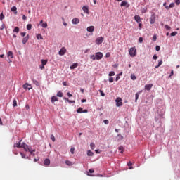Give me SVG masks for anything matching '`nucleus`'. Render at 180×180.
Segmentation results:
<instances>
[{"label":"nucleus","mask_w":180,"mask_h":180,"mask_svg":"<svg viewBox=\"0 0 180 180\" xmlns=\"http://www.w3.org/2000/svg\"><path fill=\"white\" fill-rule=\"evenodd\" d=\"M136 55H137V49H136V47L130 48L129 56L131 57H136Z\"/></svg>","instance_id":"f257e3e1"},{"label":"nucleus","mask_w":180,"mask_h":180,"mask_svg":"<svg viewBox=\"0 0 180 180\" xmlns=\"http://www.w3.org/2000/svg\"><path fill=\"white\" fill-rule=\"evenodd\" d=\"M25 146V143H22V140H20L18 143L14 144V147H17V148H23Z\"/></svg>","instance_id":"f03ea898"},{"label":"nucleus","mask_w":180,"mask_h":180,"mask_svg":"<svg viewBox=\"0 0 180 180\" xmlns=\"http://www.w3.org/2000/svg\"><path fill=\"white\" fill-rule=\"evenodd\" d=\"M103 57V53H102L101 52H97L96 53V60H102Z\"/></svg>","instance_id":"7ed1b4c3"},{"label":"nucleus","mask_w":180,"mask_h":180,"mask_svg":"<svg viewBox=\"0 0 180 180\" xmlns=\"http://www.w3.org/2000/svg\"><path fill=\"white\" fill-rule=\"evenodd\" d=\"M116 101V106L120 107L123 105V103H122V98L120 97L117 98L115 100Z\"/></svg>","instance_id":"20e7f679"},{"label":"nucleus","mask_w":180,"mask_h":180,"mask_svg":"<svg viewBox=\"0 0 180 180\" xmlns=\"http://www.w3.org/2000/svg\"><path fill=\"white\" fill-rule=\"evenodd\" d=\"M67 53V49L65 47L61 48V49L59 51V56H64Z\"/></svg>","instance_id":"39448f33"},{"label":"nucleus","mask_w":180,"mask_h":180,"mask_svg":"<svg viewBox=\"0 0 180 180\" xmlns=\"http://www.w3.org/2000/svg\"><path fill=\"white\" fill-rule=\"evenodd\" d=\"M96 44H102L103 43V37H100L96 39Z\"/></svg>","instance_id":"423d86ee"},{"label":"nucleus","mask_w":180,"mask_h":180,"mask_svg":"<svg viewBox=\"0 0 180 180\" xmlns=\"http://www.w3.org/2000/svg\"><path fill=\"white\" fill-rule=\"evenodd\" d=\"M22 88H24V89L30 90V89H32V84H29L28 83H25V84H23Z\"/></svg>","instance_id":"0eeeda50"},{"label":"nucleus","mask_w":180,"mask_h":180,"mask_svg":"<svg viewBox=\"0 0 180 180\" xmlns=\"http://www.w3.org/2000/svg\"><path fill=\"white\" fill-rule=\"evenodd\" d=\"M82 11L84 12V13L89 15V8H88L87 6H84L82 7Z\"/></svg>","instance_id":"6e6552de"},{"label":"nucleus","mask_w":180,"mask_h":180,"mask_svg":"<svg viewBox=\"0 0 180 180\" xmlns=\"http://www.w3.org/2000/svg\"><path fill=\"white\" fill-rule=\"evenodd\" d=\"M22 148H24L25 151L28 153L32 149V147H29V146L26 145V143H24V146H22Z\"/></svg>","instance_id":"1a4fd4ad"},{"label":"nucleus","mask_w":180,"mask_h":180,"mask_svg":"<svg viewBox=\"0 0 180 180\" xmlns=\"http://www.w3.org/2000/svg\"><path fill=\"white\" fill-rule=\"evenodd\" d=\"M152 88H153V84H146L145 85L146 91H151Z\"/></svg>","instance_id":"9d476101"},{"label":"nucleus","mask_w":180,"mask_h":180,"mask_svg":"<svg viewBox=\"0 0 180 180\" xmlns=\"http://www.w3.org/2000/svg\"><path fill=\"white\" fill-rule=\"evenodd\" d=\"M87 32H89L90 33H92L94 30H95V27L94 25L89 26L86 28Z\"/></svg>","instance_id":"9b49d317"},{"label":"nucleus","mask_w":180,"mask_h":180,"mask_svg":"<svg viewBox=\"0 0 180 180\" xmlns=\"http://www.w3.org/2000/svg\"><path fill=\"white\" fill-rule=\"evenodd\" d=\"M120 6H126V8H129L130 6V4H129V3H127V1H122Z\"/></svg>","instance_id":"f8f14e48"},{"label":"nucleus","mask_w":180,"mask_h":180,"mask_svg":"<svg viewBox=\"0 0 180 180\" xmlns=\"http://www.w3.org/2000/svg\"><path fill=\"white\" fill-rule=\"evenodd\" d=\"M29 34H27L26 37H25L22 39V44H26V43H27V41H29Z\"/></svg>","instance_id":"ddd939ff"},{"label":"nucleus","mask_w":180,"mask_h":180,"mask_svg":"<svg viewBox=\"0 0 180 180\" xmlns=\"http://www.w3.org/2000/svg\"><path fill=\"white\" fill-rule=\"evenodd\" d=\"M72 23L73 25H78V23H79V20L78 19V18H73L72 20Z\"/></svg>","instance_id":"4468645a"},{"label":"nucleus","mask_w":180,"mask_h":180,"mask_svg":"<svg viewBox=\"0 0 180 180\" xmlns=\"http://www.w3.org/2000/svg\"><path fill=\"white\" fill-rule=\"evenodd\" d=\"M150 22L151 25H154L155 23V16L152 15L150 18Z\"/></svg>","instance_id":"2eb2a0df"},{"label":"nucleus","mask_w":180,"mask_h":180,"mask_svg":"<svg viewBox=\"0 0 180 180\" xmlns=\"http://www.w3.org/2000/svg\"><path fill=\"white\" fill-rule=\"evenodd\" d=\"M51 101L52 103H54V102L58 101V98H57V96H53L51 97Z\"/></svg>","instance_id":"dca6fc26"},{"label":"nucleus","mask_w":180,"mask_h":180,"mask_svg":"<svg viewBox=\"0 0 180 180\" xmlns=\"http://www.w3.org/2000/svg\"><path fill=\"white\" fill-rule=\"evenodd\" d=\"M134 19L138 23H140V22H141V18H140V15H135Z\"/></svg>","instance_id":"f3484780"},{"label":"nucleus","mask_w":180,"mask_h":180,"mask_svg":"<svg viewBox=\"0 0 180 180\" xmlns=\"http://www.w3.org/2000/svg\"><path fill=\"white\" fill-rule=\"evenodd\" d=\"M77 67H78V63H73L70 66V70H74V69L77 68Z\"/></svg>","instance_id":"a211bd4d"},{"label":"nucleus","mask_w":180,"mask_h":180,"mask_svg":"<svg viewBox=\"0 0 180 180\" xmlns=\"http://www.w3.org/2000/svg\"><path fill=\"white\" fill-rule=\"evenodd\" d=\"M29 153H30V155H32L33 157H34V155H36V154L34 153H36V149L32 148Z\"/></svg>","instance_id":"6ab92c4d"},{"label":"nucleus","mask_w":180,"mask_h":180,"mask_svg":"<svg viewBox=\"0 0 180 180\" xmlns=\"http://www.w3.org/2000/svg\"><path fill=\"white\" fill-rule=\"evenodd\" d=\"M18 8H16V6H13L11 8V11L14 12L15 15H18Z\"/></svg>","instance_id":"aec40b11"},{"label":"nucleus","mask_w":180,"mask_h":180,"mask_svg":"<svg viewBox=\"0 0 180 180\" xmlns=\"http://www.w3.org/2000/svg\"><path fill=\"white\" fill-rule=\"evenodd\" d=\"M44 165H46V166L50 165V159H46V160L44 161Z\"/></svg>","instance_id":"412c9836"},{"label":"nucleus","mask_w":180,"mask_h":180,"mask_svg":"<svg viewBox=\"0 0 180 180\" xmlns=\"http://www.w3.org/2000/svg\"><path fill=\"white\" fill-rule=\"evenodd\" d=\"M7 56L13 58V52H12V51H9L7 53Z\"/></svg>","instance_id":"4be33fe9"},{"label":"nucleus","mask_w":180,"mask_h":180,"mask_svg":"<svg viewBox=\"0 0 180 180\" xmlns=\"http://www.w3.org/2000/svg\"><path fill=\"white\" fill-rule=\"evenodd\" d=\"M65 164H66V165H68L69 167H71L72 165H74V163H72V162H71L70 160H66Z\"/></svg>","instance_id":"5701e85b"},{"label":"nucleus","mask_w":180,"mask_h":180,"mask_svg":"<svg viewBox=\"0 0 180 180\" xmlns=\"http://www.w3.org/2000/svg\"><path fill=\"white\" fill-rule=\"evenodd\" d=\"M20 154L22 158H26V159L29 158V157L27 156L26 154H25V153H22V152H20Z\"/></svg>","instance_id":"b1692460"},{"label":"nucleus","mask_w":180,"mask_h":180,"mask_svg":"<svg viewBox=\"0 0 180 180\" xmlns=\"http://www.w3.org/2000/svg\"><path fill=\"white\" fill-rule=\"evenodd\" d=\"M37 40H43V36H41L40 34H37Z\"/></svg>","instance_id":"393cba45"},{"label":"nucleus","mask_w":180,"mask_h":180,"mask_svg":"<svg viewBox=\"0 0 180 180\" xmlns=\"http://www.w3.org/2000/svg\"><path fill=\"white\" fill-rule=\"evenodd\" d=\"M131 79H132V81H136L137 79V77H136V75L134 74H131Z\"/></svg>","instance_id":"a878e982"},{"label":"nucleus","mask_w":180,"mask_h":180,"mask_svg":"<svg viewBox=\"0 0 180 180\" xmlns=\"http://www.w3.org/2000/svg\"><path fill=\"white\" fill-rule=\"evenodd\" d=\"M56 96H58V98H63V92L58 91L57 93Z\"/></svg>","instance_id":"bb28decb"},{"label":"nucleus","mask_w":180,"mask_h":180,"mask_svg":"<svg viewBox=\"0 0 180 180\" xmlns=\"http://www.w3.org/2000/svg\"><path fill=\"white\" fill-rule=\"evenodd\" d=\"M19 30H20L19 27H15L14 28V30H13V32L14 33H19Z\"/></svg>","instance_id":"cd10ccee"},{"label":"nucleus","mask_w":180,"mask_h":180,"mask_svg":"<svg viewBox=\"0 0 180 180\" xmlns=\"http://www.w3.org/2000/svg\"><path fill=\"white\" fill-rule=\"evenodd\" d=\"M118 150H119V151H120L121 154H123V151L124 150V148H123V146H120L118 148Z\"/></svg>","instance_id":"c85d7f7f"},{"label":"nucleus","mask_w":180,"mask_h":180,"mask_svg":"<svg viewBox=\"0 0 180 180\" xmlns=\"http://www.w3.org/2000/svg\"><path fill=\"white\" fill-rule=\"evenodd\" d=\"M87 155H89V157H92L94 155V153L91 150H88Z\"/></svg>","instance_id":"c756f323"},{"label":"nucleus","mask_w":180,"mask_h":180,"mask_svg":"<svg viewBox=\"0 0 180 180\" xmlns=\"http://www.w3.org/2000/svg\"><path fill=\"white\" fill-rule=\"evenodd\" d=\"M90 58L91 60H93L94 61H95V60H96V55H91Z\"/></svg>","instance_id":"7c9ffc66"},{"label":"nucleus","mask_w":180,"mask_h":180,"mask_svg":"<svg viewBox=\"0 0 180 180\" xmlns=\"http://www.w3.org/2000/svg\"><path fill=\"white\" fill-rule=\"evenodd\" d=\"M32 81H33V83L34 84V85H36L37 86H39V84L37 80H35L33 79Z\"/></svg>","instance_id":"2f4dec72"},{"label":"nucleus","mask_w":180,"mask_h":180,"mask_svg":"<svg viewBox=\"0 0 180 180\" xmlns=\"http://www.w3.org/2000/svg\"><path fill=\"white\" fill-rule=\"evenodd\" d=\"M41 61L42 65H46V64H47V60L42 59Z\"/></svg>","instance_id":"473e14b6"},{"label":"nucleus","mask_w":180,"mask_h":180,"mask_svg":"<svg viewBox=\"0 0 180 180\" xmlns=\"http://www.w3.org/2000/svg\"><path fill=\"white\" fill-rule=\"evenodd\" d=\"M82 112H83V109H82V108H79L78 109H77V113H82Z\"/></svg>","instance_id":"72a5a7b5"},{"label":"nucleus","mask_w":180,"mask_h":180,"mask_svg":"<svg viewBox=\"0 0 180 180\" xmlns=\"http://www.w3.org/2000/svg\"><path fill=\"white\" fill-rule=\"evenodd\" d=\"M13 106L14 108H15V106H18V102L16 101V100H13Z\"/></svg>","instance_id":"f704fd0d"},{"label":"nucleus","mask_w":180,"mask_h":180,"mask_svg":"<svg viewBox=\"0 0 180 180\" xmlns=\"http://www.w3.org/2000/svg\"><path fill=\"white\" fill-rule=\"evenodd\" d=\"M5 19V15H4V13L0 14V20H4Z\"/></svg>","instance_id":"c9c22d12"},{"label":"nucleus","mask_w":180,"mask_h":180,"mask_svg":"<svg viewBox=\"0 0 180 180\" xmlns=\"http://www.w3.org/2000/svg\"><path fill=\"white\" fill-rule=\"evenodd\" d=\"M90 147H91V150H95V143H91L90 144Z\"/></svg>","instance_id":"e433bc0d"},{"label":"nucleus","mask_w":180,"mask_h":180,"mask_svg":"<svg viewBox=\"0 0 180 180\" xmlns=\"http://www.w3.org/2000/svg\"><path fill=\"white\" fill-rule=\"evenodd\" d=\"M117 137H118V140H123V136H122V134H118Z\"/></svg>","instance_id":"4c0bfd02"},{"label":"nucleus","mask_w":180,"mask_h":180,"mask_svg":"<svg viewBox=\"0 0 180 180\" xmlns=\"http://www.w3.org/2000/svg\"><path fill=\"white\" fill-rule=\"evenodd\" d=\"M162 65V60L159 61L158 65L155 66V68H158V67H160V65Z\"/></svg>","instance_id":"58836bf2"},{"label":"nucleus","mask_w":180,"mask_h":180,"mask_svg":"<svg viewBox=\"0 0 180 180\" xmlns=\"http://www.w3.org/2000/svg\"><path fill=\"white\" fill-rule=\"evenodd\" d=\"M176 34H178V32H173L170 34V36L174 37L176 36Z\"/></svg>","instance_id":"ea45409f"},{"label":"nucleus","mask_w":180,"mask_h":180,"mask_svg":"<svg viewBox=\"0 0 180 180\" xmlns=\"http://www.w3.org/2000/svg\"><path fill=\"white\" fill-rule=\"evenodd\" d=\"M27 30H30L32 29V24H27Z\"/></svg>","instance_id":"a19ab883"},{"label":"nucleus","mask_w":180,"mask_h":180,"mask_svg":"<svg viewBox=\"0 0 180 180\" xmlns=\"http://www.w3.org/2000/svg\"><path fill=\"white\" fill-rule=\"evenodd\" d=\"M109 77H113L115 75V72L113 71H111L109 72Z\"/></svg>","instance_id":"79ce46f5"},{"label":"nucleus","mask_w":180,"mask_h":180,"mask_svg":"<svg viewBox=\"0 0 180 180\" xmlns=\"http://www.w3.org/2000/svg\"><path fill=\"white\" fill-rule=\"evenodd\" d=\"M165 27L166 30H171V27H169L168 25H166Z\"/></svg>","instance_id":"37998d69"},{"label":"nucleus","mask_w":180,"mask_h":180,"mask_svg":"<svg viewBox=\"0 0 180 180\" xmlns=\"http://www.w3.org/2000/svg\"><path fill=\"white\" fill-rule=\"evenodd\" d=\"M51 140H52V141H56V137H54V135H51Z\"/></svg>","instance_id":"c03bdc74"},{"label":"nucleus","mask_w":180,"mask_h":180,"mask_svg":"<svg viewBox=\"0 0 180 180\" xmlns=\"http://www.w3.org/2000/svg\"><path fill=\"white\" fill-rule=\"evenodd\" d=\"M67 102H68L69 103H75V101H71L70 99H67Z\"/></svg>","instance_id":"a18cd8bd"},{"label":"nucleus","mask_w":180,"mask_h":180,"mask_svg":"<svg viewBox=\"0 0 180 180\" xmlns=\"http://www.w3.org/2000/svg\"><path fill=\"white\" fill-rule=\"evenodd\" d=\"M99 92H100L101 96H105V93L103 92V91L99 90Z\"/></svg>","instance_id":"49530a36"},{"label":"nucleus","mask_w":180,"mask_h":180,"mask_svg":"<svg viewBox=\"0 0 180 180\" xmlns=\"http://www.w3.org/2000/svg\"><path fill=\"white\" fill-rule=\"evenodd\" d=\"M74 151H75V148H70V153H71L72 154H74Z\"/></svg>","instance_id":"de8ad7c7"},{"label":"nucleus","mask_w":180,"mask_h":180,"mask_svg":"<svg viewBox=\"0 0 180 180\" xmlns=\"http://www.w3.org/2000/svg\"><path fill=\"white\" fill-rule=\"evenodd\" d=\"M160 49H161V47H160V46H156V47H155L156 51H160Z\"/></svg>","instance_id":"09e8293b"},{"label":"nucleus","mask_w":180,"mask_h":180,"mask_svg":"<svg viewBox=\"0 0 180 180\" xmlns=\"http://www.w3.org/2000/svg\"><path fill=\"white\" fill-rule=\"evenodd\" d=\"M169 6V8H174V6H175V4L171 3Z\"/></svg>","instance_id":"8fccbe9b"},{"label":"nucleus","mask_w":180,"mask_h":180,"mask_svg":"<svg viewBox=\"0 0 180 180\" xmlns=\"http://www.w3.org/2000/svg\"><path fill=\"white\" fill-rule=\"evenodd\" d=\"M105 57H106V58H109V57H110V53L108 52V53L105 54Z\"/></svg>","instance_id":"3c124183"},{"label":"nucleus","mask_w":180,"mask_h":180,"mask_svg":"<svg viewBox=\"0 0 180 180\" xmlns=\"http://www.w3.org/2000/svg\"><path fill=\"white\" fill-rule=\"evenodd\" d=\"M135 97H136L135 102H137V99H139V93L136 94Z\"/></svg>","instance_id":"603ef678"},{"label":"nucleus","mask_w":180,"mask_h":180,"mask_svg":"<svg viewBox=\"0 0 180 180\" xmlns=\"http://www.w3.org/2000/svg\"><path fill=\"white\" fill-rule=\"evenodd\" d=\"M41 26L42 27H44V28L47 27V23L46 22L42 23Z\"/></svg>","instance_id":"864d4df0"},{"label":"nucleus","mask_w":180,"mask_h":180,"mask_svg":"<svg viewBox=\"0 0 180 180\" xmlns=\"http://www.w3.org/2000/svg\"><path fill=\"white\" fill-rule=\"evenodd\" d=\"M176 5H179L180 4V0H174Z\"/></svg>","instance_id":"5fc2aeb1"},{"label":"nucleus","mask_w":180,"mask_h":180,"mask_svg":"<svg viewBox=\"0 0 180 180\" xmlns=\"http://www.w3.org/2000/svg\"><path fill=\"white\" fill-rule=\"evenodd\" d=\"M103 123H105V124H109V120H105L103 121Z\"/></svg>","instance_id":"6e6d98bb"},{"label":"nucleus","mask_w":180,"mask_h":180,"mask_svg":"<svg viewBox=\"0 0 180 180\" xmlns=\"http://www.w3.org/2000/svg\"><path fill=\"white\" fill-rule=\"evenodd\" d=\"M94 172H95V170H94V169L89 170V174H94Z\"/></svg>","instance_id":"4d7b16f0"},{"label":"nucleus","mask_w":180,"mask_h":180,"mask_svg":"<svg viewBox=\"0 0 180 180\" xmlns=\"http://www.w3.org/2000/svg\"><path fill=\"white\" fill-rule=\"evenodd\" d=\"M139 43H143V37H139Z\"/></svg>","instance_id":"13d9d810"},{"label":"nucleus","mask_w":180,"mask_h":180,"mask_svg":"<svg viewBox=\"0 0 180 180\" xmlns=\"http://www.w3.org/2000/svg\"><path fill=\"white\" fill-rule=\"evenodd\" d=\"M20 35L22 36V37H25V36H26V32H21Z\"/></svg>","instance_id":"bf43d9fd"},{"label":"nucleus","mask_w":180,"mask_h":180,"mask_svg":"<svg viewBox=\"0 0 180 180\" xmlns=\"http://www.w3.org/2000/svg\"><path fill=\"white\" fill-rule=\"evenodd\" d=\"M108 81H109V82H113V81H114L113 77H110Z\"/></svg>","instance_id":"052dcab7"},{"label":"nucleus","mask_w":180,"mask_h":180,"mask_svg":"<svg viewBox=\"0 0 180 180\" xmlns=\"http://www.w3.org/2000/svg\"><path fill=\"white\" fill-rule=\"evenodd\" d=\"M172 75H174V70L171 71L170 75L169 76V78H171V77H172Z\"/></svg>","instance_id":"680f3d73"},{"label":"nucleus","mask_w":180,"mask_h":180,"mask_svg":"<svg viewBox=\"0 0 180 180\" xmlns=\"http://www.w3.org/2000/svg\"><path fill=\"white\" fill-rule=\"evenodd\" d=\"M142 26H143V24H141V23H139V29L140 30H141Z\"/></svg>","instance_id":"e2e57ef3"},{"label":"nucleus","mask_w":180,"mask_h":180,"mask_svg":"<svg viewBox=\"0 0 180 180\" xmlns=\"http://www.w3.org/2000/svg\"><path fill=\"white\" fill-rule=\"evenodd\" d=\"M153 41H155L157 40V36L154 35L153 37Z\"/></svg>","instance_id":"0e129e2a"},{"label":"nucleus","mask_w":180,"mask_h":180,"mask_svg":"<svg viewBox=\"0 0 180 180\" xmlns=\"http://www.w3.org/2000/svg\"><path fill=\"white\" fill-rule=\"evenodd\" d=\"M120 79V77L117 76L115 78V81H119Z\"/></svg>","instance_id":"69168bd1"},{"label":"nucleus","mask_w":180,"mask_h":180,"mask_svg":"<svg viewBox=\"0 0 180 180\" xmlns=\"http://www.w3.org/2000/svg\"><path fill=\"white\" fill-rule=\"evenodd\" d=\"M157 58H158V56H157V55H154L153 56V59L157 60Z\"/></svg>","instance_id":"338daca9"},{"label":"nucleus","mask_w":180,"mask_h":180,"mask_svg":"<svg viewBox=\"0 0 180 180\" xmlns=\"http://www.w3.org/2000/svg\"><path fill=\"white\" fill-rule=\"evenodd\" d=\"M68 96H69V98H71L72 96V94H70V93H67Z\"/></svg>","instance_id":"774afa93"}]
</instances>
